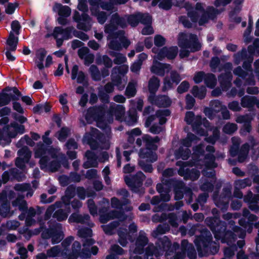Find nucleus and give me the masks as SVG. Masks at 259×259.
<instances>
[{
    "instance_id": "1",
    "label": "nucleus",
    "mask_w": 259,
    "mask_h": 259,
    "mask_svg": "<svg viewBox=\"0 0 259 259\" xmlns=\"http://www.w3.org/2000/svg\"><path fill=\"white\" fill-rule=\"evenodd\" d=\"M204 223L212 232L217 241L220 240L222 243L228 245L234 243L237 240V234L241 230L238 226L228 225L219 217H207Z\"/></svg>"
},
{
    "instance_id": "2",
    "label": "nucleus",
    "mask_w": 259,
    "mask_h": 259,
    "mask_svg": "<svg viewBox=\"0 0 259 259\" xmlns=\"http://www.w3.org/2000/svg\"><path fill=\"white\" fill-rule=\"evenodd\" d=\"M194 242L200 257L215 254L219 250V246L212 245L213 242L212 236L206 228L202 229L200 234L196 236Z\"/></svg>"
},
{
    "instance_id": "3",
    "label": "nucleus",
    "mask_w": 259,
    "mask_h": 259,
    "mask_svg": "<svg viewBox=\"0 0 259 259\" xmlns=\"http://www.w3.org/2000/svg\"><path fill=\"white\" fill-rule=\"evenodd\" d=\"M178 44L181 48L179 53L181 59L189 57L190 52L194 53L199 51L201 48L197 35L193 33L189 34L188 38V36L186 33H179Z\"/></svg>"
},
{
    "instance_id": "4",
    "label": "nucleus",
    "mask_w": 259,
    "mask_h": 259,
    "mask_svg": "<svg viewBox=\"0 0 259 259\" xmlns=\"http://www.w3.org/2000/svg\"><path fill=\"white\" fill-rule=\"evenodd\" d=\"M127 26L126 19L121 17L118 13H115L111 16L110 22L105 26V32L108 34V37L112 38H117L120 35L124 33V31L119 30L116 31L118 27L122 29Z\"/></svg>"
},
{
    "instance_id": "5",
    "label": "nucleus",
    "mask_w": 259,
    "mask_h": 259,
    "mask_svg": "<svg viewBox=\"0 0 259 259\" xmlns=\"http://www.w3.org/2000/svg\"><path fill=\"white\" fill-rule=\"evenodd\" d=\"M83 140L86 142L92 150H95L99 148V143L104 144L106 142V138L104 134L96 128L92 127L91 131L84 135Z\"/></svg>"
},
{
    "instance_id": "6",
    "label": "nucleus",
    "mask_w": 259,
    "mask_h": 259,
    "mask_svg": "<svg viewBox=\"0 0 259 259\" xmlns=\"http://www.w3.org/2000/svg\"><path fill=\"white\" fill-rule=\"evenodd\" d=\"M41 237L44 239L51 238L53 244L60 242L64 237L63 233L61 231V224L56 223L49 228H45L41 233Z\"/></svg>"
},
{
    "instance_id": "7",
    "label": "nucleus",
    "mask_w": 259,
    "mask_h": 259,
    "mask_svg": "<svg viewBox=\"0 0 259 259\" xmlns=\"http://www.w3.org/2000/svg\"><path fill=\"white\" fill-rule=\"evenodd\" d=\"M146 176L141 171H138L135 175L129 177H124V182L133 192L138 193L140 192V188L143 185V181Z\"/></svg>"
},
{
    "instance_id": "8",
    "label": "nucleus",
    "mask_w": 259,
    "mask_h": 259,
    "mask_svg": "<svg viewBox=\"0 0 259 259\" xmlns=\"http://www.w3.org/2000/svg\"><path fill=\"white\" fill-rule=\"evenodd\" d=\"M105 115L106 111L103 106H93L87 110L85 119L88 123L91 124Z\"/></svg>"
},
{
    "instance_id": "9",
    "label": "nucleus",
    "mask_w": 259,
    "mask_h": 259,
    "mask_svg": "<svg viewBox=\"0 0 259 259\" xmlns=\"http://www.w3.org/2000/svg\"><path fill=\"white\" fill-rule=\"evenodd\" d=\"M187 11V16L191 22L194 23H197L200 17V14L202 12H204V8L201 3L198 2L194 7L190 5L186 7Z\"/></svg>"
},
{
    "instance_id": "10",
    "label": "nucleus",
    "mask_w": 259,
    "mask_h": 259,
    "mask_svg": "<svg viewBox=\"0 0 259 259\" xmlns=\"http://www.w3.org/2000/svg\"><path fill=\"white\" fill-rule=\"evenodd\" d=\"M171 69V67L169 64L154 60L150 70L152 73L162 77L164 76L165 73L169 72Z\"/></svg>"
},
{
    "instance_id": "11",
    "label": "nucleus",
    "mask_w": 259,
    "mask_h": 259,
    "mask_svg": "<svg viewBox=\"0 0 259 259\" xmlns=\"http://www.w3.org/2000/svg\"><path fill=\"white\" fill-rule=\"evenodd\" d=\"M148 102L159 108H167L170 106L171 100L168 96L159 95H154L153 99L148 98Z\"/></svg>"
},
{
    "instance_id": "12",
    "label": "nucleus",
    "mask_w": 259,
    "mask_h": 259,
    "mask_svg": "<svg viewBox=\"0 0 259 259\" xmlns=\"http://www.w3.org/2000/svg\"><path fill=\"white\" fill-rule=\"evenodd\" d=\"M179 175L183 177L185 180L195 181L197 180L200 175L199 170L195 168L190 169L189 168H180L178 171Z\"/></svg>"
},
{
    "instance_id": "13",
    "label": "nucleus",
    "mask_w": 259,
    "mask_h": 259,
    "mask_svg": "<svg viewBox=\"0 0 259 259\" xmlns=\"http://www.w3.org/2000/svg\"><path fill=\"white\" fill-rule=\"evenodd\" d=\"M170 241L169 239L166 236L158 239L156 242V246L158 251H159V253H160V255H163L164 252H165V254H169Z\"/></svg>"
},
{
    "instance_id": "14",
    "label": "nucleus",
    "mask_w": 259,
    "mask_h": 259,
    "mask_svg": "<svg viewBox=\"0 0 259 259\" xmlns=\"http://www.w3.org/2000/svg\"><path fill=\"white\" fill-rule=\"evenodd\" d=\"M232 77L230 71L222 73L218 76V80L223 91H227L230 88Z\"/></svg>"
},
{
    "instance_id": "15",
    "label": "nucleus",
    "mask_w": 259,
    "mask_h": 259,
    "mask_svg": "<svg viewBox=\"0 0 259 259\" xmlns=\"http://www.w3.org/2000/svg\"><path fill=\"white\" fill-rule=\"evenodd\" d=\"M149 240L145 234L140 233L136 240L135 252L138 254H142L144 252V247L148 243Z\"/></svg>"
},
{
    "instance_id": "16",
    "label": "nucleus",
    "mask_w": 259,
    "mask_h": 259,
    "mask_svg": "<svg viewBox=\"0 0 259 259\" xmlns=\"http://www.w3.org/2000/svg\"><path fill=\"white\" fill-rule=\"evenodd\" d=\"M160 86V79L155 76H152L148 81V91L149 95L148 98L153 99Z\"/></svg>"
},
{
    "instance_id": "17",
    "label": "nucleus",
    "mask_w": 259,
    "mask_h": 259,
    "mask_svg": "<svg viewBox=\"0 0 259 259\" xmlns=\"http://www.w3.org/2000/svg\"><path fill=\"white\" fill-rule=\"evenodd\" d=\"M143 141L145 143V148H148L150 150L155 151L158 148V146L156 145L160 141V138L158 136L152 138L148 134L144 135L142 136Z\"/></svg>"
},
{
    "instance_id": "18",
    "label": "nucleus",
    "mask_w": 259,
    "mask_h": 259,
    "mask_svg": "<svg viewBox=\"0 0 259 259\" xmlns=\"http://www.w3.org/2000/svg\"><path fill=\"white\" fill-rule=\"evenodd\" d=\"M139 155L141 159H146L145 161L149 162H154L157 160V155L155 152L148 148H141Z\"/></svg>"
},
{
    "instance_id": "19",
    "label": "nucleus",
    "mask_w": 259,
    "mask_h": 259,
    "mask_svg": "<svg viewBox=\"0 0 259 259\" xmlns=\"http://www.w3.org/2000/svg\"><path fill=\"white\" fill-rule=\"evenodd\" d=\"M76 78L77 82L78 83H88L84 73L80 71L78 72V66L77 65L73 66L71 71V79L74 80Z\"/></svg>"
},
{
    "instance_id": "20",
    "label": "nucleus",
    "mask_w": 259,
    "mask_h": 259,
    "mask_svg": "<svg viewBox=\"0 0 259 259\" xmlns=\"http://www.w3.org/2000/svg\"><path fill=\"white\" fill-rule=\"evenodd\" d=\"M121 215L124 216L123 219L126 218L123 212L116 210H111L106 214H102V215H100L99 217V220L101 223L105 224L111 220L115 218H120Z\"/></svg>"
},
{
    "instance_id": "21",
    "label": "nucleus",
    "mask_w": 259,
    "mask_h": 259,
    "mask_svg": "<svg viewBox=\"0 0 259 259\" xmlns=\"http://www.w3.org/2000/svg\"><path fill=\"white\" fill-rule=\"evenodd\" d=\"M11 91V87H7L0 92V107L8 105L12 101L11 93H7Z\"/></svg>"
},
{
    "instance_id": "22",
    "label": "nucleus",
    "mask_w": 259,
    "mask_h": 259,
    "mask_svg": "<svg viewBox=\"0 0 259 259\" xmlns=\"http://www.w3.org/2000/svg\"><path fill=\"white\" fill-rule=\"evenodd\" d=\"M19 38L14 35L13 32L11 31L6 40V45L7 46L6 49L12 50V52H15L17 48L18 44Z\"/></svg>"
},
{
    "instance_id": "23",
    "label": "nucleus",
    "mask_w": 259,
    "mask_h": 259,
    "mask_svg": "<svg viewBox=\"0 0 259 259\" xmlns=\"http://www.w3.org/2000/svg\"><path fill=\"white\" fill-rule=\"evenodd\" d=\"M145 258L150 259L151 258H154L153 256H155L156 259L160 256V253L156 246H154L153 244H149L145 250Z\"/></svg>"
},
{
    "instance_id": "24",
    "label": "nucleus",
    "mask_w": 259,
    "mask_h": 259,
    "mask_svg": "<svg viewBox=\"0 0 259 259\" xmlns=\"http://www.w3.org/2000/svg\"><path fill=\"white\" fill-rule=\"evenodd\" d=\"M14 214V211L11 210L10 202L6 200L1 203L0 206V215L3 218L11 217Z\"/></svg>"
},
{
    "instance_id": "25",
    "label": "nucleus",
    "mask_w": 259,
    "mask_h": 259,
    "mask_svg": "<svg viewBox=\"0 0 259 259\" xmlns=\"http://www.w3.org/2000/svg\"><path fill=\"white\" fill-rule=\"evenodd\" d=\"M53 10L58 12L60 16L68 17L71 14V9L67 6H63L60 3H55Z\"/></svg>"
},
{
    "instance_id": "26",
    "label": "nucleus",
    "mask_w": 259,
    "mask_h": 259,
    "mask_svg": "<svg viewBox=\"0 0 259 259\" xmlns=\"http://www.w3.org/2000/svg\"><path fill=\"white\" fill-rule=\"evenodd\" d=\"M191 154V150L189 148L184 149L180 147L175 152V156L177 159H182L184 160L188 159Z\"/></svg>"
},
{
    "instance_id": "27",
    "label": "nucleus",
    "mask_w": 259,
    "mask_h": 259,
    "mask_svg": "<svg viewBox=\"0 0 259 259\" xmlns=\"http://www.w3.org/2000/svg\"><path fill=\"white\" fill-rule=\"evenodd\" d=\"M256 97L246 95L241 99V105L243 108H252L255 104Z\"/></svg>"
},
{
    "instance_id": "28",
    "label": "nucleus",
    "mask_w": 259,
    "mask_h": 259,
    "mask_svg": "<svg viewBox=\"0 0 259 259\" xmlns=\"http://www.w3.org/2000/svg\"><path fill=\"white\" fill-rule=\"evenodd\" d=\"M230 199L225 196L220 195L218 198L214 199V201L215 205L218 207L222 210H226L229 207Z\"/></svg>"
},
{
    "instance_id": "29",
    "label": "nucleus",
    "mask_w": 259,
    "mask_h": 259,
    "mask_svg": "<svg viewBox=\"0 0 259 259\" xmlns=\"http://www.w3.org/2000/svg\"><path fill=\"white\" fill-rule=\"evenodd\" d=\"M241 10L242 9L237 6L234 7L232 9L228 14L230 21L237 24L240 23L241 22L242 18L241 17L237 16V15L240 13Z\"/></svg>"
},
{
    "instance_id": "30",
    "label": "nucleus",
    "mask_w": 259,
    "mask_h": 259,
    "mask_svg": "<svg viewBox=\"0 0 259 259\" xmlns=\"http://www.w3.org/2000/svg\"><path fill=\"white\" fill-rule=\"evenodd\" d=\"M158 4L160 8L165 10H170L173 5L172 0H153L151 5L154 7Z\"/></svg>"
},
{
    "instance_id": "31",
    "label": "nucleus",
    "mask_w": 259,
    "mask_h": 259,
    "mask_svg": "<svg viewBox=\"0 0 259 259\" xmlns=\"http://www.w3.org/2000/svg\"><path fill=\"white\" fill-rule=\"evenodd\" d=\"M191 93L195 97L202 100L206 96V89L204 86H201L200 88H199L197 85H194L192 89Z\"/></svg>"
},
{
    "instance_id": "32",
    "label": "nucleus",
    "mask_w": 259,
    "mask_h": 259,
    "mask_svg": "<svg viewBox=\"0 0 259 259\" xmlns=\"http://www.w3.org/2000/svg\"><path fill=\"white\" fill-rule=\"evenodd\" d=\"M204 82L208 88L212 89H213L217 84V78L213 73H206Z\"/></svg>"
},
{
    "instance_id": "33",
    "label": "nucleus",
    "mask_w": 259,
    "mask_h": 259,
    "mask_svg": "<svg viewBox=\"0 0 259 259\" xmlns=\"http://www.w3.org/2000/svg\"><path fill=\"white\" fill-rule=\"evenodd\" d=\"M91 14L97 17L98 22L101 24H103L106 21L108 16L111 14L104 11H100L99 9H97L96 12H92Z\"/></svg>"
},
{
    "instance_id": "34",
    "label": "nucleus",
    "mask_w": 259,
    "mask_h": 259,
    "mask_svg": "<svg viewBox=\"0 0 259 259\" xmlns=\"http://www.w3.org/2000/svg\"><path fill=\"white\" fill-rule=\"evenodd\" d=\"M249 58L251 57L248 56L245 48H243L241 51H239L234 55V61L237 64H238L241 61L247 60Z\"/></svg>"
},
{
    "instance_id": "35",
    "label": "nucleus",
    "mask_w": 259,
    "mask_h": 259,
    "mask_svg": "<svg viewBox=\"0 0 259 259\" xmlns=\"http://www.w3.org/2000/svg\"><path fill=\"white\" fill-rule=\"evenodd\" d=\"M113 61L107 55H104L103 56L98 57L96 59V63L98 64H104L105 67L107 68L112 67Z\"/></svg>"
},
{
    "instance_id": "36",
    "label": "nucleus",
    "mask_w": 259,
    "mask_h": 259,
    "mask_svg": "<svg viewBox=\"0 0 259 259\" xmlns=\"http://www.w3.org/2000/svg\"><path fill=\"white\" fill-rule=\"evenodd\" d=\"M237 251V246L235 244L233 243L226 247L224 249V255L226 258H232L235 255V252Z\"/></svg>"
},
{
    "instance_id": "37",
    "label": "nucleus",
    "mask_w": 259,
    "mask_h": 259,
    "mask_svg": "<svg viewBox=\"0 0 259 259\" xmlns=\"http://www.w3.org/2000/svg\"><path fill=\"white\" fill-rule=\"evenodd\" d=\"M119 225L117 221H113L108 225H104L102 226L103 231L106 235H112L113 234L114 230Z\"/></svg>"
},
{
    "instance_id": "38",
    "label": "nucleus",
    "mask_w": 259,
    "mask_h": 259,
    "mask_svg": "<svg viewBox=\"0 0 259 259\" xmlns=\"http://www.w3.org/2000/svg\"><path fill=\"white\" fill-rule=\"evenodd\" d=\"M17 155L25 159L26 162H28L31 157V152L27 146H23L18 151Z\"/></svg>"
},
{
    "instance_id": "39",
    "label": "nucleus",
    "mask_w": 259,
    "mask_h": 259,
    "mask_svg": "<svg viewBox=\"0 0 259 259\" xmlns=\"http://www.w3.org/2000/svg\"><path fill=\"white\" fill-rule=\"evenodd\" d=\"M137 93L136 83L129 82L125 91V95L128 98L134 97Z\"/></svg>"
},
{
    "instance_id": "40",
    "label": "nucleus",
    "mask_w": 259,
    "mask_h": 259,
    "mask_svg": "<svg viewBox=\"0 0 259 259\" xmlns=\"http://www.w3.org/2000/svg\"><path fill=\"white\" fill-rule=\"evenodd\" d=\"M125 16L127 17L126 19L127 24H128L131 27H135L139 24V13L125 15Z\"/></svg>"
},
{
    "instance_id": "41",
    "label": "nucleus",
    "mask_w": 259,
    "mask_h": 259,
    "mask_svg": "<svg viewBox=\"0 0 259 259\" xmlns=\"http://www.w3.org/2000/svg\"><path fill=\"white\" fill-rule=\"evenodd\" d=\"M48 147L41 142L37 143L35 151V157H40L47 153Z\"/></svg>"
},
{
    "instance_id": "42",
    "label": "nucleus",
    "mask_w": 259,
    "mask_h": 259,
    "mask_svg": "<svg viewBox=\"0 0 259 259\" xmlns=\"http://www.w3.org/2000/svg\"><path fill=\"white\" fill-rule=\"evenodd\" d=\"M70 130L67 127H62L55 135L58 140L60 142H64L68 137Z\"/></svg>"
},
{
    "instance_id": "43",
    "label": "nucleus",
    "mask_w": 259,
    "mask_h": 259,
    "mask_svg": "<svg viewBox=\"0 0 259 259\" xmlns=\"http://www.w3.org/2000/svg\"><path fill=\"white\" fill-rule=\"evenodd\" d=\"M111 78L112 83L115 86L118 87L120 90H122L124 88V85L120 87L122 84V76L118 74L116 72L111 71Z\"/></svg>"
},
{
    "instance_id": "44",
    "label": "nucleus",
    "mask_w": 259,
    "mask_h": 259,
    "mask_svg": "<svg viewBox=\"0 0 259 259\" xmlns=\"http://www.w3.org/2000/svg\"><path fill=\"white\" fill-rule=\"evenodd\" d=\"M118 235V243L123 247H125L127 244L126 230L120 229L117 232Z\"/></svg>"
},
{
    "instance_id": "45",
    "label": "nucleus",
    "mask_w": 259,
    "mask_h": 259,
    "mask_svg": "<svg viewBox=\"0 0 259 259\" xmlns=\"http://www.w3.org/2000/svg\"><path fill=\"white\" fill-rule=\"evenodd\" d=\"M170 199V195L165 194L164 195L154 196L151 200V204L153 205L158 204L160 202H168Z\"/></svg>"
},
{
    "instance_id": "46",
    "label": "nucleus",
    "mask_w": 259,
    "mask_h": 259,
    "mask_svg": "<svg viewBox=\"0 0 259 259\" xmlns=\"http://www.w3.org/2000/svg\"><path fill=\"white\" fill-rule=\"evenodd\" d=\"M89 70L93 80L94 81H100L101 80V73L96 65H92Z\"/></svg>"
},
{
    "instance_id": "47",
    "label": "nucleus",
    "mask_w": 259,
    "mask_h": 259,
    "mask_svg": "<svg viewBox=\"0 0 259 259\" xmlns=\"http://www.w3.org/2000/svg\"><path fill=\"white\" fill-rule=\"evenodd\" d=\"M148 161L144 160H140L138 161V164L141 168L145 172L151 173L153 170L152 165Z\"/></svg>"
},
{
    "instance_id": "48",
    "label": "nucleus",
    "mask_w": 259,
    "mask_h": 259,
    "mask_svg": "<svg viewBox=\"0 0 259 259\" xmlns=\"http://www.w3.org/2000/svg\"><path fill=\"white\" fill-rule=\"evenodd\" d=\"M76 192V188L75 186L73 185H70L67 187L66 190H65V198L67 199L68 202L75 196Z\"/></svg>"
},
{
    "instance_id": "49",
    "label": "nucleus",
    "mask_w": 259,
    "mask_h": 259,
    "mask_svg": "<svg viewBox=\"0 0 259 259\" xmlns=\"http://www.w3.org/2000/svg\"><path fill=\"white\" fill-rule=\"evenodd\" d=\"M138 118L137 113L136 111H134L133 112H130L129 113L128 116L127 118H125V121L127 125L129 126H133L137 122Z\"/></svg>"
},
{
    "instance_id": "50",
    "label": "nucleus",
    "mask_w": 259,
    "mask_h": 259,
    "mask_svg": "<svg viewBox=\"0 0 259 259\" xmlns=\"http://www.w3.org/2000/svg\"><path fill=\"white\" fill-rule=\"evenodd\" d=\"M237 130V125L234 123H228L226 124L223 128V131L229 135H232Z\"/></svg>"
},
{
    "instance_id": "51",
    "label": "nucleus",
    "mask_w": 259,
    "mask_h": 259,
    "mask_svg": "<svg viewBox=\"0 0 259 259\" xmlns=\"http://www.w3.org/2000/svg\"><path fill=\"white\" fill-rule=\"evenodd\" d=\"M259 201L257 200V198L255 196L253 197H251L249 201V208L252 210L254 211L255 213H257L259 212V205L258 202Z\"/></svg>"
},
{
    "instance_id": "52",
    "label": "nucleus",
    "mask_w": 259,
    "mask_h": 259,
    "mask_svg": "<svg viewBox=\"0 0 259 259\" xmlns=\"http://www.w3.org/2000/svg\"><path fill=\"white\" fill-rule=\"evenodd\" d=\"M139 23L144 25H151L152 17L149 14L139 13Z\"/></svg>"
},
{
    "instance_id": "53",
    "label": "nucleus",
    "mask_w": 259,
    "mask_h": 259,
    "mask_svg": "<svg viewBox=\"0 0 259 259\" xmlns=\"http://www.w3.org/2000/svg\"><path fill=\"white\" fill-rule=\"evenodd\" d=\"M166 56L168 59H174L178 55V48L177 47H170L167 48L166 47Z\"/></svg>"
},
{
    "instance_id": "54",
    "label": "nucleus",
    "mask_w": 259,
    "mask_h": 259,
    "mask_svg": "<svg viewBox=\"0 0 259 259\" xmlns=\"http://www.w3.org/2000/svg\"><path fill=\"white\" fill-rule=\"evenodd\" d=\"M53 217L56 219L59 222H61L66 220L67 214L63 209H60L55 211L53 214Z\"/></svg>"
},
{
    "instance_id": "55",
    "label": "nucleus",
    "mask_w": 259,
    "mask_h": 259,
    "mask_svg": "<svg viewBox=\"0 0 259 259\" xmlns=\"http://www.w3.org/2000/svg\"><path fill=\"white\" fill-rule=\"evenodd\" d=\"M235 185L239 188L243 189L247 186L251 185L252 182L249 178H245L243 180H239L235 181Z\"/></svg>"
},
{
    "instance_id": "56",
    "label": "nucleus",
    "mask_w": 259,
    "mask_h": 259,
    "mask_svg": "<svg viewBox=\"0 0 259 259\" xmlns=\"http://www.w3.org/2000/svg\"><path fill=\"white\" fill-rule=\"evenodd\" d=\"M19 6V3L18 2L7 3V5L5 8V13L8 15H12L14 13L16 8Z\"/></svg>"
},
{
    "instance_id": "57",
    "label": "nucleus",
    "mask_w": 259,
    "mask_h": 259,
    "mask_svg": "<svg viewBox=\"0 0 259 259\" xmlns=\"http://www.w3.org/2000/svg\"><path fill=\"white\" fill-rule=\"evenodd\" d=\"M209 105L216 114L221 111L223 108L222 102L218 100L211 101Z\"/></svg>"
},
{
    "instance_id": "58",
    "label": "nucleus",
    "mask_w": 259,
    "mask_h": 259,
    "mask_svg": "<svg viewBox=\"0 0 259 259\" xmlns=\"http://www.w3.org/2000/svg\"><path fill=\"white\" fill-rule=\"evenodd\" d=\"M128 66L125 65L120 66H117L114 67L112 71L114 72H116L117 74H119L121 76H124L128 71Z\"/></svg>"
},
{
    "instance_id": "59",
    "label": "nucleus",
    "mask_w": 259,
    "mask_h": 259,
    "mask_svg": "<svg viewBox=\"0 0 259 259\" xmlns=\"http://www.w3.org/2000/svg\"><path fill=\"white\" fill-rule=\"evenodd\" d=\"M88 207L91 215L95 216L97 214V207L93 199H89L87 201Z\"/></svg>"
},
{
    "instance_id": "60",
    "label": "nucleus",
    "mask_w": 259,
    "mask_h": 259,
    "mask_svg": "<svg viewBox=\"0 0 259 259\" xmlns=\"http://www.w3.org/2000/svg\"><path fill=\"white\" fill-rule=\"evenodd\" d=\"M116 38H113L108 44L109 48L116 51H120L122 49V46L120 42Z\"/></svg>"
},
{
    "instance_id": "61",
    "label": "nucleus",
    "mask_w": 259,
    "mask_h": 259,
    "mask_svg": "<svg viewBox=\"0 0 259 259\" xmlns=\"http://www.w3.org/2000/svg\"><path fill=\"white\" fill-rule=\"evenodd\" d=\"M189 88V82L187 80H184L182 81L178 87L177 91L179 94H182L184 93L187 92L188 91Z\"/></svg>"
},
{
    "instance_id": "62",
    "label": "nucleus",
    "mask_w": 259,
    "mask_h": 259,
    "mask_svg": "<svg viewBox=\"0 0 259 259\" xmlns=\"http://www.w3.org/2000/svg\"><path fill=\"white\" fill-rule=\"evenodd\" d=\"M74 27L72 26L67 27L63 29V37L65 40H68L72 37L71 33L73 34Z\"/></svg>"
},
{
    "instance_id": "63",
    "label": "nucleus",
    "mask_w": 259,
    "mask_h": 259,
    "mask_svg": "<svg viewBox=\"0 0 259 259\" xmlns=\"http://www.w3.org/2000/svg\"><path fill=\"white\" fill-rule=\"evenodd\" d=\"M10 175L18 182L21 181L22 180V178L24 177L23 172L17 168H11L10 169Z\"/></svg>"
},
{
    "instance_id": "64",
    "label": "nucleus",
    "mask_w": 259,
    "mask_h": 259,
    "mask_svg": "<svg viewBox=\"0 0 259 259\" xmlns=\"http://www.w3.org/2000/svg\"><path fill=\"white\" fill-rule=\"evenodd\" d=\"M166 42V39L160 34H156L154 38V45L157 47L163 46Z\"/></svg>"
}]
</instances>
